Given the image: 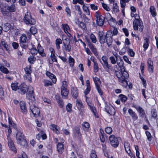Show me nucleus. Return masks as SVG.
I'll use <instances>...</instances> for the list:
<instances>
[{
	"mask_svg": "<svg viewBox=\"0 0 158 158\" xmlns=\"http://www.w3.org/2000/svg\"><path fill=\"white\" fill-rule=\"evenodd\" d=\"M112 36L111 31H108L106 34L103 31H99L98 40L101 44H104L106 43L108 46L110 47L113 42Z\"/></svg>",
	"mask_w": 158,
	"mask_h": 158,
	"instance_id": "obj_1",
	"label": "nucleus"
},
{
	"mask_svg": "<svg viewBox=\"0 0 158 158\" xmlns=\"http://www.w3.org/2000/svg\"><path fill=\"white\" fill-rule=\"evenodd\" d=\"M16 134L17 143L22 146L23 148H27L28 147L27 142L24 138V136L22 133L21 130H18Z\"/></svg>",
	"mask_w": 158,
	"mask_h": 158,
	"instance_id": "obj_2",
	"label": "nucleus"
},
{
	"mask_svg": "<svg viewBox=\"0 0 158 158\" xmlns=\"http://www.w3.org/2000/svg\"><path fill=\"white\" fill-rule=\"evenodd\" d=\"M23 20L25 23L27 25H34L36 23V20L32 17L31 13L27 11L25 14Z\"/></svg>",
	"mask_w": 158,
	"mask_h": 158,
	"instance_id": "obj_3",
	"label": "nucleus"
},
{
	"mask_svg": "<svg viewBox=\"0 0 158 158\" xmlns=\"http://www.w3.org/2000/svg\"><path fill=\"white\" fill-rule=\"evenodd\" d=\"M133 28L136 31L139 29V31L141 32L143 31L144 26L142 21L141 20L137 21H133Z\"/></svg>",
	"mask_w": 158,
	"mask_h": 158,
	"instance_id": "obj_4",
	"label": "nucleus"
},
{
	"mask_svg": "<svg viewBox=\"0 0 158 158\" xmlns=\"http://www.w3.org/2000/svg\"><path fill=\"white\" fill-rule=\"evenodd\" d=\"M20 46L23 48L26 49L28 47V42L25 35L23 34L22 35L20 39Z\"/></svg>",
	"mask_w": 158,
	"mask_h": 158,
	"instance_id": "obj_5",
	"label": "nucleus"
},
{
	"mask_svg": "<svg viewBox=\"0 0 158 158\" xmlns=\"http://www.w3.org/2000/svg\"><path fill=\"white\" fill-rule=\"evenodd\" d=\"M109 140L111 145L114 148L118 146L119 143L118 138L114 135H111L109 137Z\"/></svg>",
	"mask_w": 158,
	"mask_h": 158,
	"instance_id": "obj_6",
	"label": "nucleus"
},
{
	"mask_svg": "<svg viewBox=\"0 0 158 158\" xmlns=\"http://www.w3.org/2000/svg\"><path fill=\"white\" fill-rule=\"evenodd\" d=\"M102 59L103 62L102 63L101 61L100 62L102 64L104 69L107 71L109 69H111L112 68V66L111 64H109L108 62V59L106 56H103Z\"/></svg>",
	"mask_w": 158,
	"mask_h": 158,
	"instance_id": "obj_7",
	"label": "nucleus"
},
{
	"mask_svg": "<svg viewBox=\"0 0 158 158\" xmlns=\"http://www.w3.org/2000/svg\"><path fill=\"white\" fill-rule=\"evenodd\" d=\"M28 89L27 86L24 83H22L19 86L18 91L19 93L23 95L27 92Z\"/></svg>",
	"mask_w": 158,
	"mask_h": 158,
	"instance_id": "obj_8",
	"label": "nucleus"
},
{
	"mask_svg": "<svg viewBox=\"0 0 158 158\" xmlns=\"http://www.w3.org/2000/svg\"><path fill=\"white\" fill-rule=\"evenodd\" d=\"M105 111L110 115L114 114L115 109L112 106L108 105L106 102H105Z\"/></svg>",
	"mask_w": 158,
	"mask_h": 158,
	"instance_id": "obj_9",
	"label": "nucleus"
},
{
	"mask_svg": "<svg viewBox=\"0 0 158 158\" xmlns=\"http://www.w3.org/2000/svg\"><path fill=\"white\" fill-rule=\"evenodd\" d=\"M31 111L35 117H37L40 113V110L37 107L34 106H31L30 107V111Z\"/></svg>",
	"mask_w": 158,
	"mask_h": 158,
	"instance_id": "obj_10",
	"label": "nucleus"
},
{
	"mask_svg": "<svg viewBox=\"0 0 158 158\" xmlns=\"http://www.w3.org/2000/svg\"><path fill=\"white\" fill-rule=\"evenodd\" d=\"M64 49L66 51L69 52L71 51V46L68 39H65L63 42Z\"/></svg>",
	"mask_w": 158,
	"mask_h": 158,
	"instance_id": "obj_11",
	"label": "nucleus"
},
{
	"mask_svg": "<svg viewBox=\"0 0 158 158\" xmlns=\"http://www.w3.org/2000/svg\"><path fill=\"white\" fill-rule=\"evenodd\" d=\"M28 89L29 91L26 94L27 97L29 99L32 100L33 99H34L33 88L32 87L29 86L28 87Z\"/></svg>",
	"mask_w": 158,
	"mask_h": 158,
	"instance_id": "obj_12",
	"label": "nucleus"
},
{
	"mask_svg": "<svg viewBox=\"0 0 158 158\" xmlns=\"http://www.w3.org/2000/svg\"><path fill=\"white\" fill-rule=\"evenodd\" d=\"M99 135L100 141L102 143H104L105 140L107 139L106 134L104 133L103 130L102 128H100V129Z\"/></svg>",
	"mask_w": 158,
	"mask_h": 158,
	"instance_id": "obj_13",
	"label": "nucleus"
},
{
	"mask_svg": "<svg viewBox=\"0 0 158 158\" xmlns=\"http://www.w3.org/2000/svg\"><path fill=\"white\" fill-rule=\"evenodd\" d=\"M148 66V71L151 73L153 72V62L151 58H149L147 60Z\"/></svg>",
	"mask_w": 158,
	"mask_h": 158,
	"instance_id": "obj_14",
	"label": "nucleus"
},
{
	"mask_svg": "<svg viewBox=\"0 0 158 158\" xmlns=\"http://www.w3.org/2000/svg\"><path fill=\"white\" fill-rule=\"evenodd\" d=\"M134 107L139 113L140 116L143 117L145 115V113L144 110L140 106H135Z\"/></svg>",
	"mask_w": 158,
	"mask_h": 158,
	"instance_id": "obj_15",
	"label": "nucleus"
},
{
	"mask_svg": "<svg viewBox=\"0 0 158 158\" xmlns=\"http://www.w3.org/2000/svg\"><path fill=\"white\" fill-rule=\"evenodd\" d=\"M61 88V93L63 98H67L69 94V90L67 88H65L64 87Z\"/></svg>",
	"mask_w": 158,
	"mask_h": 158,
	"instance_id": "obj_16",
	"label": "nucleus"
},
{
	"mask_svg": "<svg viewBox=\"0 0 158 158\" xmlns=\"http://www.w3.org/2000/svg\"><path fill=\"white\" fill-rule=\"evenodd\" d=\"M50 127L54 132H55L57 134H58L60 133L59 131L60 128L58 126L54 124H52L50 125Z\"/></svg>",
	"mask_w": 158,
	"mask_h": 158,
	"instance_id": "obj_17",
	"label": "nucleus"
},
{
	"mask_svg": "<svg viewBox=\"0 0 158 158\" xmlns=\"http://www.w3.org/2000/svg\"><path fill=\"white\" fill-rule=\"evenodd\" d=\"M37 51L42 56L44 57L45 56L46 54L44 52V49L40 44H38Z\"/></svg>",
	"mask_w": 158,
	"mask_h": 158,
	"instance_id": "obj_18",
	"label": "nucleus"
},
{
	"mask_svg": "<svg viewBox=\"0 0 158 158\" xmlns=\"http://www.w3.org/2000/svg\"><path fill=\"white\" fill-rule=\"evenodd\" d=\"M121 79H127L129 77L128 73L125 71V69H122L121 70Z\"/></svg>",
	"mask_w": 158,
	"mask_h": 158,
	"instance_id": "obj_19",
	"label": "nucleus"
},
{
	"mask_svg": "<svg viewBox=\"0 0 158 158\" xmlns=\"http://www.w3.org/2000/svg\"><path fill=\"white\" fill-rule=\"evenodd\" d=\"M128 112L130 115L132 117V119L134 121L136 120L138 118V117L137 116L136 113L132 109H129L128 110Z\"/></svg>",
	"mask_w": 158,
	"mask_h": 158,
	"instance_id": "obj_20",
	"label": "nucleus"
},
{
	"mask_svg": "<svg viewBox=\"0 0 158 158\" xmlns=\"http://www.w3.org/2000/svg\"><path fill=\"white\" fill-rule=\"evenodd\" d=\"M1 10L4 15H8L10 12V6H6L2 8Z\"/></svg>",
	"mask_w": 158,
	"mask_h": 158,
	"instance_id": "obj_21",
	"label": "nucleus"
},
{
	"mask_svg": "<svg viewBox=\"0 0 158 158\" xmlns=\"http://www.w3.org/2000/svg\"><path fill=\"white\" fill-rule=\"evenodd\" d=\"M96 23L99 26H102L104 24L105 20L104 17L103 16H101L98 19H95Z\"/></svg>",
	"mask_w": 158,
	"mask_h": 158,
	"instance_id": "obj_22",
	"label": "nucleus"
},
{
	"mask_svg": "<svg viewBox=\"0 0 158 158\" xmlns=\"http://www.w3.org/2000/svg\"><path fill=\"white\" fill-rule=\"evenodd\" d=\"M74 135L76 136H77L79 140H81V135L80 132V128L79 127H75L74 131Z\"/></svg>",
	"mask_w": 158,
	"mask_h": 158,
	"instance_id": "obj_23",
	"label": "nucleus"
},
{
	"mask_svg": "<svg viewBox=\"0 0 158 158\" xmlns=\"http://www.w3.org/2000/svg\"><path fill=\"white\" fill-rule=\"evenodd\" d=\"M46 74L48 77L52 80V82L54 83H56V79L55 76L53 74L49 71H47Z\"/></svg>",
	"mask_w": 158,
	"mask_h": 158,
	"instance_id": "obj_24",
	"label": "nucleus"
},
{
	"mask_svg": "<svg viewBox=\"0 0 158 158\" xmlns=\"http://www.w3.org/2000/svg\"><path fill=\"white\" fill-rule=\"evenodd\" d=\"M64 145L60 143H58L57 145V151L60 154H61L64 151Z\"/></svg>",
	"mask_w": 158,
	"mask_h": 158,
	"instance_id": "obj_25",
	"label": "nucleus"
},
{
	"mask_svg": "<svg viewBox=\"0 0 158 158\" xmlns=\"http://www.w3.org/2000/svg\"><path fill=\"white\" fill-rule=\"evenodd\" d=\"M71 94L73 97L74 98H77L78 95V92L76 88L72 87Z\"/></svg>",
	"mask_w": 158,
	"mask_h": 158,
	"instance_id": "obj_26",
	"label": "nucleus"
},
{
	"mask_svg": "<svg viewBox=\"0 0 158 158\" xmlns=\"http://www.w3.org/2000/svg\"><path fill=\"white\" fill-rule=\"evenodd\" d=\"M50 50L51 51V53L50 57L52 61L57 63V59L55 54V52L54 50L52 48H50Z\"/></svg>",
	"mask_w": 158,
	"mask_h": 158,
	"instance_id": "obj_27",
	"label": "nucleus"
},
{
	"mask_svg": "<svg viewBox=\"0 0 158 158\" xmlns=\"http://www.w3.org/2000/svg\"><path fill=\"white\" fill-rule=\"evenodd\" d=\"M86 101L87 103L88 106H89L91 111L94 113L95 116L97 117V113H96L95 107L94 106L93 104H92L91 103L87 102L86 99Z\"/></svg>",
	"mask_w": 158,
	"mask_h": 158,
	"instance_id": "obj_28",
	"label": "nucleus"
},
{
	"mask_svg": "<svg viewBox=\"0 0 158 158\" xmlns=\"http://www.w3.org/2000/svg\"><path fill=\"white\" fill-rule=\"evenodd\" d=\"M86 84L87 88L84 91V93L85 96H86L89 93L91 89L90 81L89 80H87L86 81Z\"/></svg>",
	"mask_w": 158,
	"mask_h": 158,
	"instance_id": "obj_29",
	"label": "nucleus"
},
{
	"mask_svg": "<svg viewBox=\"0 0 158 158\" xmlns=\"http://www.w3.org/2000/svg\"><path fill=\"white\" fill-rule=\"evenodd\" d=\"M149 11L152 17H155L156 15V8L154 6H151L150 7Z\"/></svg>",
	"mask_w": 158,
	"mask_h": 158,
	"instance_id": "obj_30",
	"label": "nucleus"
},
{
	"mask_svg": "<svg viewBox=\"0 0 158 158\" xmlns=\"http://www.w3.org/2000/svg\"><path fill=\"white\" fill-rule=\"evenodd\" d=\"M144 41L143 45V47L144 48V51H145L148 47L149 40L148 38L145 37L144 39Z\"/></svg>",
	"mask_w": 158,
	"mask_h": 158,
	"instance_id": "obj_31",
	"label": "nucleus"
},
{
	"mask_svg": "<svg viewBox=\"0 0 158 158\" xmlns=\"http://www.w3.org/2000/svg\"><path fill=\"white\" fill-rule=\"evenodd\" d=\"M11 33L13 37H15L18 35L19 34V30L16 29V28H12L11 30H10Z\"/></svg>",
	"mask_w": 158,
	"mask_h": 158,
	"instance_id": "obj_32",
	"label": "nucleus"
},
{
	"mask_svg": "<svg viewBox=\"0 0 158 158\" xmlns=\"http://www.w3.org/2000/svg\"><path fill=\"white\" fill-rule=\"evenodd\" d=\"M124 148L125 150L128 154H130L131 152L130 150V144L128 143H126L124 144Z\"/></svg>",
	"mask_w": 158,
	"mask_h": 158,
	"instance_id": "obj_33",
	"label": "nucleus"
},
{
	"mask_svg": "<svg viewBox=\"0 0 158 158\" xmlns=\"http://www.w3.org/2000/svg\"><path fill=\"white\" fill-rule=\"evenodd\" d=\"M62 43V41L60 39L58 38L55 41V44L57 49L59 50L60 49V45Z\"/></svg>",
	"mask_w": 158,
	"mask_h": 158,
	"instance_id": "obj_34",
	"label": "nucleus"
},
{
	"mask_svg": "<svg viewBox=\"0 0 158 158\" xmlns=\"http://www.w3.org/2000/svg\"><path fill=\"white\" fill-rule=\"evenodd\" d=\"M30 50L31 53L33 55L35 56L38 53L37 50L36 49L35 46L34 45H32V48Z\"/></svg>",
	"mask_w": 158,
	"mask_h": 158,
	"instance_id": "obj_35",
	"label": "nucleus"
},
{
	"mask_svg": "<svg viewBox=\"0 0 158 158\" xmlns=\"http://www.w3.org/2000/svg\"><path fill=\"white\" fill-rule=\"evenodd\" d=\"M61 27L64 32H68V31L70 30L69 26L67 24H63L61 25Z\"/></svg>",
	"mask_w": 158,
	"mask_h": 158,
	"instance_id": "obj_36",
	"label": "nucleus"
},
{
	"mask_svg": "<svg viewBox=\"0 0 158 158\" xmlns=\"http://www.w3.org/2000/svg\"><path fill=\"white\" fill-rule=\"evenodd\" d=\"M119 61V62H118V61H117V64L120 68V70H121L123 68V69H125V67L124 66V62L121 59Z\"/></svg>",
	"mask_w": 158,
	"mask_h": 158,
	"instance_id": "obj_37",
	"label": "nucleus"
},
{
	"mask_svg": "<svg viewBox=\"0 0 158 158\" xmlns=\"http://www.w3.org/2000/svg\"><path fill=\"white\" fill-rule=\"evenodd\" d=\"M10 150L12 151L15 153H16L17 152V150L13 142L10 140Z\"/></svg>",
	"mask_w": 158,
	"mask_h": 158,
	"instance_id": "obj_38",
	"label": "nucleus"
},
{
	"mask_svg": "<svg viewBox=\"0 0 158 158\" xmlns=\"http://www.w3.org/2000/svg\"><path fill=\"white\" fill-rule=\"evenodd\" d=\"M30 31L31 34L33 35H35L37 33V30L35 26H32L30 29Z\"/></svg>",
	"mask_w": 158,
	"mask_h": 158,
	"instance_id": "obj_39",
	"label": "nucleus"
},
{
	"mask_svg": "<svg viewBox=\"0 0 158 158\" xmlns=\"http://www.w3.org/2000/svg\"><path fill=\"white\" fill-rule=\"evenodd\" d=\"M93 80L95 83V86L99 85L101 84V81L100 79L98 77H93Z\"/></svg>",
	"mask_w": 158,
	"mask_h": 158,
	"instance_id": "obj_40",
	"label": "nucleus"
},
{
	"mask_svg": "<svg viewBox=\"0 0 158 158\" xmlns=\"http://www.w3.org/2000/svg\"><path fill=\"white\" fill-rule=\"evenodd\" d=\"M18 83L17 82L11 84L10 86L12 90L15 91H16L17 90H18L19 86L18 85Z\"/></svg>",
	"mask_w": 158,
	"mask_h": 158,
	"instance_id": "obj_41",
	"label": "nucleus"
},
{
	"mask_svg": "<svg viewBox=\"0 0 158 158\" xmlns=\"http://www.w3.org/2000/svg\"><path fill=\"white\" fill-rule=\"evenodd\" d=\"M152 116L154 118H156L157 116V112L155 109H152L151 110Z\"/></svg>",
	"mask_w": 158,
	"mask_h": 158,
	"instance_id": "obj_42",
	"label": "nucleus"
},
{
	"mask_svg": "<svg viewBox=\"0 0 158 158\" xmlns=\"http://www.w3.org/2000/svg\"><path fill=\"white\" fill-rule=\"evenodd\" d=\"M113 8L114 9V11L116 13H118L119 11V7L117 3H113Z\"/></svg>",
	"mask_w": 158,
	"mask_h": 158,
	"instance_id": "obj_43",
	"label": "nucleus"
},
{
	"mask_svg": "<svg viewBox=\"0 0 158 158\" xmlns=\"http://www.w3.org/2000/svg\"><path fill=\"white\" fill-rule=\"evenodd\" d=\"M118 98L123 102H125L127 100L126 96L122 94L119 95Z\"/></svg>",
	"mask_w": 158,
	"mask_h": 158,
	"instance_id": "obj_44",
	"label": "nucleus"
},
{
	"mask_svg": "<svg viewBox=\"0 0 158 158\" xmlns=\"http://www.w3.org/2000/svg\"><path fill=\"white\" fill-rule=\"evenodd\" d=\"M69 62L70 65L72 67L74 66V60L70 56H69Z\"/></svg>",
	"mask_w": 158,
	"mask_h": 158,
	"instance_id": "obj_45",
	"label": "nucleus"
},
{
	"mask_svg": "<svg viewBox=\"0 0 158 158\" xmlns=\"http://www.w3.org/2000/svg\"><path fill=\"white\" fill-rule=\"evenodd\" d=\"M1 44L3 46L5 49L6 51H8V52H9V46L7 45L5 41H1Z\"/></svg>",
	"mask_w": 158,
	"mask_h": 158,
	"instance_id": "obj_46",
	"label": "nucleus"
},
{
	"mask_svg": "<svg viewBox=\"0 0 158 158\" xmlns=\"http://www.w3.org/2000/svg\"><path fill=\"white\" fill-rule=\"evenodd\" d=\"M10 127H13L15 130L17 131H18V130H21L20 129H17L16 124L10 119Z\"/></svg>",
	"mask_w": 158,
	"mask_h": 158,
	"instance_id": "obj_47",
	"label": "nucleus"
},
{
	"mask_svg": "<svg viewBox=\"0 0 158 158\" xmlns=\"http://www.w3.org/2000/svg\"><path fill=\"white\" fill-rule=\"evenodd\" d=\"M90 39L91 40L92 42L94 43H95L97 42V39L95 35L91 34L90 36Z\"/></svg>",
	"mask_w": 158,
	"mask_h": 158,
	"instance_id": "obj_48",
	"label": "nucleus"
},
{
	"mask_svg": "<svg viewBox=\"0 0 158 158\" xmlns=\"http://www.w3.org/2000/svg\"><path fill=\"white\" fill-rule=\"evenodd\" d=\"M120 80L122 83V85L124 87H126L128 85L127 81L125 79H121Z\"/></svg>",
	"mask_w": 158,
	"mask_h": 158,
	"instance_id": "obj_49",
	"label": "nucleus"
},
{
	"mask_svg": "<svg viewBox=\"0 0 158 158\" xmlns=\"http://www.w3.org/2000/svg\"><path fill=\"white\" fill-rule=\"evenodd\" d=\"M79 26L83 29L85 30L86 29L85 24L82 22H79Z\"/></svg>",
	"mask_w": 158,
	"mask_h": 158,
	"instance_id": "obj_50",
	"label": "nucleus"
},
{
	"mask_svg": "<svg viewBox=\"0 0 158 158\" xmlns=\"http://www.w3.org/2000/svg\"><path fill=\"white\" fill-rule=\"evenodd\" d=\"M43 82L44 84V85L45 87H48L49 85H52V82L48 80H44Z\"/></svg>",
	"mask_w": 158,
	"mask_h": 158,
	"instance_id": "obj_51",
	"label": "nucleus"
},
{
	"mask_svg": "<svg viewBox=\"0 0 158 158\" xmlns=\"http://www.w3.org/2000/svg\"><path fill=\"white\" fill-rule=\"evenodd\" d=\"M127 51L129 55H130L131 56L133 57L135 55V53L133 51L132 49L130 48H129V47H128V49L127 50Z\"/></svg>",
	"mask_w": 158,
	"mask_h": 158,
	"instance_id": "obj_52",
	"label": "nucleus"
},
{
	"mask_svg": "<svg viewBox=\"0 0 158 158\" xmlns=\"http://www.w3.org/2000/svg\"><path fill=\"white\" fill-rule=\"evenodd\" d=\"M0 70L2 72L5 73H7L9 72L7 68L3 66H1L0 67Z\"/></svg>",
	"mask_w": 158,
	"mask_h": 158,
	"instance_id": "obj_53",
	"label": "nucleus"
},
{
	"mask_svg": "<svg viewBox=\"0 0 158 158\" xmlns=\"http://www.w3.org/2000/svg\"><path fill=\"white\" fill-rule=\"evenodd\" d=\"M4 31L6 32L7 31L10 29V24L9 23H6L4 24L3 28Z\"/></svg>",
	"mask_w": 158,
	"mask_h": 158,
	"instance_id": "obj_54",
	"label": "nucleus"
},
{
	"mask_svg": "<svg viewBox=\"0 0 158 158\" xmlns=\"http://www.w3.org/2000/svg\"><path fill=\"white\" fill-rule=\"evenodd\" d=\"M83 9L84 11L85 12L86 14L88 15H90V12L89 10L88 7L83 5Z\"/></svg>",
	"mask_w": 158,
	"mask_h": 158,
	"instance_id": "obj_55",
	"label": "nucleus"
},
{
	"mask_svg": "<svg viewBox=\"0 0 158 158\" xmlns=\"http://www.w3.org/2000/svg\"><path fill=\"white\" fill-rule=\"evenodd\" d=\"M130 0H120L121 7H124L126 6V3L128 2Z\"/></svg>",
	"mask_w": 158,
	"mask_h": 158,
	"instance_id": "obj_56",
	"label": "nucleus"
},
{
	"mask_svg": "<svg viewBox=\"0 0 158 158\" xmlns=\"http://www.w3.org/2000/svg\"><path fill=\"white\" fill-rule=\"evenodd\" d=\"M36 58L34 56H30L28 59L29 62L31 64H33Z\"/></svg>",
	"mask_w": 158,
	"mask_h": 158,
	"instance_id": "obj_57",
	"label": "nucleus"
},
{
	"mask_svg": "<svg viewBox=\"0 0 158 158\" xmlns=\"http://www.w3.org/2000/svg\"><path fill=\"white\" fill-rule=\"evenodd\" d=\"M19 104L21 110L26 108V103L25 102L23 101H21L19 103Z\"/></svg>",
	"mask_w": 158,
	"mask_h": 158,
	"instance_id": "obj_58",
	"label": "nucleus"
},
{
	"mask_svg": "<svg viewBox=\"0 0 158 158\" xmlns=\"http://www.w3.org/2000/svg\"><path fill=\"white\" fill-rule=\"evenodd\" d=\"M72 105L70 103H68L66 106V110L69 113L71 112Z\"/></svg>",
	"mask_w": 158,
	"mask_h": 158,
	"instance_id": "obj_59",
	"label": "nucleus"
},
{
	"mask_svg": "<svg viewBox=\"0 0 158 158\" xmlns=\"http://www.w3.org/2000/svg\"><path fill=\"white\" fill-rule=\"evenodd\" d=\"M105 131L107 133L110 134L112 132V129L110 127H107L105 129Z\"/></svg>",
	"mask_w": 158,
	"mask_h": 158,
	"instance_id": "obj_60",
	"label": "nucleus"
},
{
	"mask_svg": "<svg viewBox=\"0 0 158 158\" xmlns=\"http://www.w3.org/2000/svg\"><path fill=\"white\" fill-rule=\"evenodd\" d=\"M135 149L136 151V155L138 158H140L139 152V147L137 145L135 146Z\"/></svg>",
	"mask_w": 158,
	"mask_h": 158,
	"instance_id": "obj_61",
	"label": "nucleus"
},
{
	"mask_svg": "<svg viewBox=\"0 0 158 158\" xmlns=\"http://www.w3.org/2000/svg\"><path fill=\"white\" fill-rule=\"evenodd\" d=\"M98 64L97 63L94 64V72L96 73L98 71Z\"/></svg>",
	"mask_w": 158,
	"mask_h": 158,
	"instance_id": "obj_62",
	"label": "nucleus"
},
{
	"mask_svg": "<svg viewBox=\"0 0 158 158\" xmlns=\"http://www.w3.org/2000/svg\"><path fill=\"white\" fill-rule=\"evenodd\" d=\"M90 156L91 158H98L95 150H92Z\"/></svg>",
	"mask_w": 158,
	"mask_h": 158,
	"instance_id": "obj_63",
	"label": "nucleus"
},
{
	"mask_svg": "<svg viewBox=\"0 0 158 158\" xmlns=\"http://www.w3.org/2000/svg\"><path fill=\"white\" fill-rule=\"evenodd\" d=\"M146 136L147 137L149 141L152 140V136L150 132L148 131H146L145 132Z\"/></svg>",
	"mask_w": 158,
	"mask_h": 158,
	"instance_id": "obj_64",
	"label": "nucleus"
}]
</instances>
